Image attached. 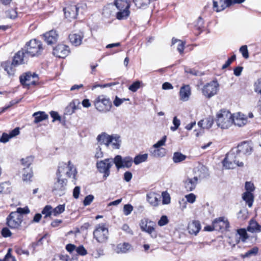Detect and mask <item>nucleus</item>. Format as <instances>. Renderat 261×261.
<instances>
[{"instance_id": "obj_12", "label": "nucleus", "mask_w": 261, "mask_h": 261, "mask_svg": "<svg viewBox=\"0 0 261 261\" xmlns=\"http://www.w3.org/2000/svg\"><path fill=\"white\" fill-rule=\"evenodd\" d=\"M19 80L23 86H30L36 84L38 81V77L36 73L28 72L20 75Z\"/></svg>"}, {"instance_id": "obj_26", "label": "nucleus", "mask_w": 261, "mask_h": 261, "mask_svg": "<svg viewBox=\"0 0 261 261\" xmlns=\"http://www.w3.org/2000/svg\"><path fill=\"white\" fill-rule=\"evenodd\" d=\"M248 232L251 233H258L261 232V226L254 219H251L247 227Z\"/></svg>"}, {"instance_id": "obj_43", "label": "nucleus", "mask_w": 261, "mask_h": 261, "mask_svg": "<svg viewBox=\"0 0 261 261\" xmlns=\"http://www.w3.org/2000/svg\"><path fill=\"white\" fill-rule=\"evenodd\" d=\"M148 158L147 153L143 154H139L135 156L134 160V162L136 165H138L142 162H145Z\"/></svg>"}, {"instance_id": "obj_62", "label": "nucleus", "mask_w": 261, "mask_h": 261, "mask_svg": "<svg viewBox=\"0 0 261 261\" xmlns=\"http://www.w3.org/2000/svg\"><path fill=\"white\" fill-rule=\"evenodd\" d=\"M2 235L5 238L9 237L12 235V233L7 227H4L2 230Z\"/></svg>"}, {"instance_id": "obj_55", "label": "nucleus", "mask_w": 261, "mask_h": 261, "mask_svg": "<svg viewBox=\"0 0 261 261\" xmlns=\"http://www.w3.org/2000/svg\"><path fill=\"white\" fill-rule=\"evenodd\" d=\"M167 137L166 136H164L163 138L160 141H158L155 144H154L152 147L154 148H161V146H164L165 144V142L166 141Z\"/></svg>"}, {"instance_id": "obj_50", "label": "nucleus", "mask_w": 261, "mask_h": 261, "mask_svg": "<svg viewBox=\"0 0 261 261\" xmlns=\"http://www.w3.org/2000/svg\"><path fill=\"white\" fill-rule=\"evenodd\" d=\"M129 100L128 98H120L118 96H116L113 101L114 105L117 107H119L125 101Z\"/></svg>"}, {"instance_id": "obj_64", "label": "nucleus", "mask_w": 261, "mask_h": 261, "mask_svg": "<svg viewBox=\"0 0 261 261\" xmlns=\"http://www.w3.org/2000/svg\"><path fill=\"white\" fill-rule=\"evenodd\" d=\"M7 16L11 19H14L16 18L17 13L15 10L11 9L7 11Z\"/></svg>"}, {"instance_id": "obj_5", "label": "nucleus", "mask_w": 261, "mask_h": 261, "mask_svg": "<svg viewBox=\"0 0 261 261\" xmlns=\"http://www.w3.org/2000/svg\"><path fill=\"white\" fill-rule=\"evenodd\" d=\"M114 164V158H108L97 162L96 167L98 171L103 174V178L105 179L110 175V168Z\"/></svg>"}, {"instance_id": "obj_19", "label": "nucleus", "mask_w": 261, "mask_h": 261, "mask_svg": "<svg viewBox=\"0 0 261 261\" xmlns=\"http://www.w3.org/2000/svg\"><path fill=\"white\" fill-rule=\"evenodd\" d=\"M213 9L216 12L224 10L231 6L230 0H213Z\"/></svg>"}, {"instance_id": "obj_41", "label": "nucleus", "mask_w": 261, "mask_h": 261, "mask_svg": "<svg viewBox=\"0 0 261 261\" xmlns=\"http://www.w3.org/2000/svg\"><path fill=\"white\" fill-rule=\"evenodd\" d=\"M187 156L181 152H175L173 153L172 160L174 163H178L185 160Z\"/></svg>"}, {"instance_id": "obj_61", "label": "nucleus", "mask_w": 261, "mask_h": 261, "mask_svg": "<svg viewBox=\"0 0 261 261\" xmlns=\"http://www.w3.org/2000/svg\"><path fill=\"white\" fill-rule=\"evenodd\" d=\"M14 212L22 215V214L29 213L30 210L28 207H25L24 208L18 207L17 208V211Z\"/></svg>"}, {"instance_id": "obj_40", "label": "nucleus", "mask_w": 261, "mask_h": 261, "mask_svg": "<svg viewBox=\"0 0 261 261\" xmlns=\"http://www.w3.org/2000/svg\"><path fill=\"white\" fill-rule=\"evenodd\" d=\"M33 172L30 168H23L22 170V179L23 181L30 180L32 177Z\"/></svg>"}, {"instance_id": "obj_37", "label": "nucleus", "mask_w": 261, "mask_h": 261, "mask_svg": "<svg viewBox=\"0 0 261 261\" xmlns=\"http://www.w3.org/2000/svg\"><path fill=\"white\" fill-rule=\"evenodd\" d=\"M242 198L249 207L252 206L254 201V196L252 193L250 192H244L242 195Z\"/></svg>"}, {"instance_id": "obj_6", "label": "nucleus", "mask_w": 261, "mask_h": 261, "mask_svg": "<svg viewBox=\"0 0 261 261\" xmlns=\"http://www.w3.org/2000/svg\"><path fill=\"white\" fill-rule=\"evenodd\" d=\"M95 108L99 112L106 113L110 111L112 102L109 98L103 95L98 96L94 101Z\"/></svg>"}, {"instance_id": "obj_28", "label": "nucleus", "mask_w": 261, "mask_h": 261, "mask_svg": "<svg viewBox=\"0 0 261 261\" xmlns=\"http://www.w3.org/2000/svg\"><path fill=\"white\" fill-rule=\"evenodd\" d=\"M233 123L239 127L244 126L247 123V119L244 117V115L240 113H238L236 115H232Z\"/></svg>"}, {"instance_id": "obj_44", "label": "nucleus", "mask_w": 261, "mask_h": 261, "mask_svg": "<svg viewBox=\"0 0 261 261\" xmlns=\"http://www.w3.org/2000/svg\"><path fill=\"white\" fill-rule=\"evenodd\" d=\"M135 6L138 8H144L149 4V0H133Z\"/></svg>"}, {"instance_id": "obj_63", "label": "nucleus", "mask_w": 261, "mask_h": 261, "mask_svg": "<svg viewBox=\"0 0 261 261\" xmlns=\"http://www.w3.org/2000/svg\"><path fill=\"white\" fill-rule=\"evenodd\" d=\"M255 91L261 94V79H258L254 84Z\"/></svg>"}, {"instance_id": "obj_20", "label": "nucleus", "mask_w": 261, "mask_h": 261, "mask_svg": "<svg viewBox=\"0 0 261 261\" xmlns=\"http://www.w3.org/2000/svg\"><path fill=\"white\" fill-rule=\"evenodd\" d=\"M44 40L48 44L56 43L58 39L59 35L55 30H51L43 34Z\"/></svg>"}, {"instance_id": "obj_1", "label": "nucleus", "mask_w": 261, "mask_h": 261, "mask_svg": "<svg viewBox=\"0 0 261 261\" xmlns=\"http://www.w3.org/2000/svg\"><path fill=\"white\" fill-rule=\"evenodd\" d=\"M240 154L235 149H232L226 155L223 161V166L227 169H233L236 166L243 167L244 163Z\"/></svg>"}, {"instance_id": "obj_57", "label": "nucleus", "mask_w": 261, "mask_h": 261, "mask_svg": "<svg viewBox=\"0 0 261 261\" xmlns=\"http://www.w3.org/2000/svg\"><path fill=\"white\" fill-rule=\"evenodd\" d=\"M245 188L246 190V192H250L251 193L253 192L255 189L253 184L250 181L246 182Z\"/></svg>"}, {"instance_id": "obj_30", "label": "nucleus", "mask_w": 261, "mask_h": 261, "mask_svg": "<svg viewBox=\"0 0 261 261\" xmlns=\"http://www.w3.org/2000/svg\"><path fill=\"white\" fill-rule=\"evenodd\" d=\"M201 229V225L199 221H193L189 223L188 227V231L190 234L196 235Z\"/></svg>"}, {"instance_id": "obj_36", "label": "nucleus", "mask_w": 261, "mask_h": 261, "mask_svg": "<svg viewBox=\"0 0 261 261\" xmlns=\"http://www.w3.org/2000/svg\"><path fill=\"white\" fill-rule=\"evenodd\" d=\"M33 116L34 117V123H38L43 120H46L48 118V115L44 112L39 111L35 112L33 114Z\"/></svg>"}, {"instance_id": "obj_23", "label": "nucleus", "mask_w": 261, "mask_h": 261, "mask_svg": "<svg viewBox=\"0 0 261 261\" xmlns=\"http://www.w3.org/2000/svg\"><path fill=\"white\" fill-rule=\"evenodd\" d=\"M247 230L245 228H240L237 230V235L239 236V240L243 243H246L247 240L250 238L252 239H254L255 241L257 240V236H249L247 232Z\"/></svg>"}, {"instance_id": "obj_15", "label": "nucleus", "mask_w": 261, "mask_h": 261, "mask_svg": "<svg viewBox=\"0 0 261 261\" xmlns=\"http://www.w3.org/2000/svg\"><path fill=\"white\" fill-rule=\"evenodd\" d=\"M213 228L217 231L227 229L229 227V222L227 219L223 217L215 219L213 222Z\"/></svg>"}, {"instance_id": "obj_58", "label": "nucleus", "mask_w": 261, "mask_h": 261, "mask_svg": "<svg viewBox=\"0 0 261 261\" xmlns=\"http://www.w3.org/2000/svg\"><path fill=\"white\" fill-rule=\"evenodd\" d=\"M169 221L166 216H162L158 222V224L160 226H163L168 224Z\"/></svg>"}, {"instance_id": "obj_59", "label": "nucleus", "mask_w": 261, "mask_h": 261, "mask_svg": "<svg viewBox=\"0 0 261 261\" xmlns=\"http://www.w3.org/2000/svg\"><path fill=\"white\" fill-rule=\"evenodd\" d=\"M75 251L77 254L81 255H85L87 253V250L83 246H80L78 247H76Z\"/></svg>"}, {"instance_id": "obj_52", "label": "nucleus", "mask_w": 261, "mask_h": 261, "mask_svg": "<svg viewBox=\"0 0 261 261\" xmlns=\"http://www.w3.org/2000/svg\"><path fill=\"white\" fill-rule=\"evenodd\" d=\"M133 210V206L130 204H127L124 205L123 213L125 216H128Z\"/></svg>"}, {"instance_id": "obj_56", "label": "nucleus", "mask_w": 261, "mask_h": 261, "mask_svg": "<svg viewBox=\"0 0 261 261\" xmlns=\"http://www.w3.org/2000/svg\"><path fill=\"white\" fill-rule=\"evenodd\" d=\"M94 196L92 195H89L85 198L83 204L85 206L89 205L93 200Z\"/></svg>"}, {"instance_id": "obj_13", "label": "nucleus", "mask_w": 261, "mask_h": 261, "mask_svg": "<svg viewBox=\"0 0 261 261\" xmlns=\"http://www.w3.org/2000/svg\"><path fill=\"white\" fill-rule=\"evenodd\" d=\"M240 154L241 159H245L248 155L251 154L252 152V146L251 144L246 141H244L239 144L237 148L235 149Z\"/></svg>"}, {"instance_id": "obj_21", "label": "nucleus", "mask_w": 261, "mask_h": 261, "mask_svg": "<svg viewBox=\"0 0 261 261\" xmlns=\"http://www.w3.org/2000/svg\"><path fill=\"white\" fill-rule=\"evenodd\" d=\"M198 180V178L197 176L193 178L188 177L183 181L184 187L187 191H192L195 189Z\"/></svg>"}, {"instance_id": "obj_39", "label": "nucleus", "mask_w": 261, "mask_h": 261, "mask_svg": "<svg viewBox=\"0 0 261 261\" xmlns=\"http://www.w3.org/2000/svg\"><path fill=\"white\" fill-rule=\"evenodd\" d=\"M114 4L117 10L129 9L130 7L127 0H115Z\"/></svg>"}, {"instance_id": "obj_34", "label": "nucleus", "mask_w": 261, "mask_h": 261, "mask_svg": "<svg viewBox=\"0 0 261 261\" xmlns=\"http://www.w3.org/2000/svg\"><path fill=\"white\" fill-rule=\"evenodd\" d=\"M132 248V245L128 243H123L118 244L115 251L117 253H125L130 250Z\"/></svg>"}, {"instance_id": "obj_2", "label": "nucleus", "mask_w": 261, "mask_h": 261, "mask_svg": "<svg viewBox=\"0 0 261 261\" xmlns=\"http://www.w3.org/2000/svg\"><path fill=\"white\" fill-rule=\"evenodd\" d=\"M23 49L28 57H32L41 55L43 50L41 42L36 39H32L27 42Z\"/></svg>"}, {"instance_id": "obj_32", "label": "nucleus", "mask_w": 261, "mask_h": 261, "mask_svg": "<svg viewBox=\"0 0 261 261\" xmlns=\"http://www.w3.org/2000/svg\"><path fill=\"white\" fill-rule=\"evenodd\" d=\"M160 196L154 193H149L147 194V200L152 206H156L160 202Z\"/></svg>"}, {"instance_id": "obj_7", "label": "nucleus", "mask_w": 261, "mask_h": 261, "mask_svg": "<svg viewBox=\"0 0 261 261\" xmlns=\"http://www.w3.org/2000/svg\"><path fill=\"white\" fill-rule=\"evenodd\" d=\"M94 238L100 243H106L109 237L108 229L103 224L97 225L93 231Z\"/></svg>"}, {"instance_id": "obj_60", "label": "nucleus", "mask_w": 261, "mask_h": 261, "mask_svg": "<svg viewBox=\"0 0 261 261\" xmlns=\"http://www.w3.org/2000/svg\"><path fill=\"white\" fill-rule=\"evenodd\" d=\"M185 198H186L187 201L190 203H194L196 200V196L193 193H190L186 195Z\"/></svg>"}, {"instance_id": "obj_11", "label": "nucleus", "mask_w": 261, "mask_h": 261, "mask_svg": "<svg viewBox=\"0 0 261 261\" xmlns=\"http://www.w3.org/2000/svg\"><path fill=\"white\" fill-rule=\"evenodd\" d=\"M66 185V179L57 176V180L54 182L52 191L55 195L61 196L65 194Z\"/></svg>"}, {"instance_id": "obj_48", "label": "nucleus", "mask_w": 261, "mask_h": 261, "mask_svg": "<svg viewBox=\"0 0 261 261\" xmlns=\"http://www.w3.org/2000/svg\"><path fill=\"white\" fill-rule=\"evenodd\" d=\"M42 213L45 215V217H49L53 215V208L50 205H46L42 211Z\"/></svg>"}, {"instance_id": "obj_27", "label": "nucleus", "mask_w": 261, "mask_h": 261, "mask_svg": "<svg viewBox=\"0 0 261 261\" xmlns=\"http://www.w3.org/2000/svg\"><path fill=\"white\" fill-rule=\"evenodd\" d=\"M111 136L112 135H109L106 133H102L97 136V140L100 144H104L108 147L111 144Z\"/></svg>"}, {"instance_id": "obj_8", "label": "nucleus", "mask_w": 261, "mask_h": 261, "mask_svg": "<svg viewBox=\"0 0 261 261\" xmlns=\"http://www.w3.org/2000/svg\"><path fill=\"white\" fill-rule=\"evenodd\" d=\"M219 84L217 81H213L205 84L202 89V94L207 98H210L217 94Z\"/></svg>"}, {"instance_id": "obj_49", "label": "nucleus", "mask_w": 261, "mask_h": 261, "mask_svg": "<svg viewBox=\"0 0 261 261\" xmlns=\"http://www.w3.org/2000/svg\"><path fill=\"white\" fill-rule=\"evenodd\" d=\"M141 82L137 81L129 86L128 89L132 92H136L140 87Z\"/></svg>"}, {"instance_id": "obj_22", "label": "nucleus", "mask_w": 261, "mask_h": 261, "mask_svg": "<svg viewBox=\"0 0 261 261\" xmlns=\"http://www.w3.org/2000/svg\"><path fill=\"white\" fill-rule=\"evenodd\" d=\"M191 94V88L189 85H184L180 88L179 93L180 100L182 101H188Z\"/></svg>"}, {"instance_id": "obj_10", "label": "nucleus", "mask_w": 261, "mask_h": 261, "mask_svg": "<svg viewBox=\"0 0 261 261\" xmlns=\"http://www.w3.org/2000/svg\"><path fill=\"white\" fill-rule=\"evenodd\" d=\"M139 225L142 231L149 233L152 238L156 237V233L154 230L155 224L153 222L144 218L140 220Z\"/></svg>"}, {"instance_id": "obj_18", "label": "nucleus", "mask_w": 261, "mask_h": 261, "mask_svg": "<svg viewBox=\"0 0 261 261\" xmlns=\"http://www.w3.org/2000/svg\"><path fill=\"white\" fill-rule=\"evenodd\" d=\"M66 18L69 20L75 19L78 14V8L75 5L68 6L63 9Z\"/></svg>"}, {"instance_id": "obj_9", "label": "nucleus", "mask_w": 261, "mask_h": 261, "mask_svg": "<svg viewBox=\"0 0 261 261\" xmlns=\"http://www.w3.org/2000/svg\"><path fill=\"white\" fill-rule=\"evenodd\" d=\"M7 225L11 229L18 228L23 220V216L14 212H11L7 218Z\"/></svg>"}, {"instance_id": "obj_16", "label": "nucleus", "mask_w": 261, "mask_h": 261, "mask_svg": "<svg viewBox=\"0 0 261 261\" xmlns=\"http://www.w3.org/2000/svg\"><path fill=\"white\" fill-rule=\"evenodd\" d=\"M69 53L68 46L64 44H58L54 48L53 54L60 58H65Z\"/></svg>"}, {"instance_id": "obj_24", "label": "nucleus", "mask_w": 261, "mask_h": 261, "mask_svg": "<svg viewBox=\"0 0 261 261\" xmlns=\"http://www.w3.org/2000/svg\"><path fill=\"white\" fill-rule=\"evenodd\" d=\"M83 37L84 34L82 32L71 34L69 35V39L71 43L75 46L81 44Z\"/></svg>"}, {"instance_id": "obj_29", "label": "nucleus", "mask_w": 261, "mask_h": 261, "mask_svg": "<svg viewBox=\"0 0 261 261\" xmlns=\"http://www.w3.org/2000/svg\"><path fill=\"white\" fill-rule=\"evenodd\" d=\"M19 134V129L18 127H16L12 130L10 133L7 134L4 133L2 136L0 138V142L3 143H6L10 139L14 137Z\"/></svg>"}, {"instance_id": "obj_17", "label": "nucleus", "mask_w": 261, "mask_h": 261, "mask_svg": "<svg viewBox=\"0 0 261 261\" xmlns=\"http://www.w3.org/2000/svg\"><path fill=\"white\" fill-rule=\"evenodd\" d=\"M28 56L23 48L18 51L14 56L12 62L17 65L24 64L27 62Z\"/></svg>"}, {"instance_id": "obj_38", "label": "nucleus", "mask_w": 261, "mask_h": 261, "mask_svg": "<svg viewBox=\"0 0 261 261\" xmlns=\"http://www.w3.org/2000/svg\"><path fill=\"white\" fill-rule=\"evenodd\" d=\"M117 10L118 12L116 14V17L119 20L126 19L130 14L129 9H123Z\"/></svg>"}, {"instance_id": "obj_35", "label": "nucleus", "mask_w": 261, "mask_h": 261, "mask_svg": "<svg viewBox=\"0 0 261 261\" xmlns=\"http://www.w3.org/2000/svg\"><path fill=\"white\" fill-rule=\"evenodd\" d=\"M110 145L113 149H119L121 143L120 136L117 134L112 135Z\"/></svg>"}, {"instance_id": "obj_3", "label": "nucleus", "mask_w": 261, "mask_h": 261, "mask_svg": "<svg viewBox=\"0 0 261 261\" xmlns=\"http://www.w3.org/2000/svg\"><path fill=\"white\" fill-rule=\"evenodd\" d=\"M217 123L222 129H227L233 124L232 115L228 111L221 110L217 114Z\"/></svg>"}, {"instance_id": "obj_46", "label": "nucleus", "mask_w": 261, "mask_h": 261, "mask_svg": "<svg viewBox=\"0 0 261 261\" xmlns=\"http://www.w3.org/2000/svg\"><path fill=\"white\" fill-rule=\"evenodd\" d=\"M258 252V248L254 247L250 250L247 251L244 255L243 257H249L252 256H254L257 254Z\"/></svg>"}, {"instance_id": "obj_53", "label": "nucleus", "mask_w": 261, "mask_h": 261, "mask_svg": "<svg viewBox=\"0 0 261 261\" xmlns=\"http://www.w3.org/2000/svg\"><path fill=\"white\" fill-rule=\"evenodd\" d=\"M162 195L163 197V203L164 204H169L170 202V197L169 194L166 192H163Z\"/></svg>"}, {"instance_id": "obj_42", "label": "nucleus", "mask_w": 261, "mask_h": 261, "mask_svg": "<svg viewBox=\"0 0 261 261\" xmlns=\"http://www.w3.org/2000/svg\"><path fill=\"white\" fill-rule=\"evenodd\" d=\"M178 43L177 50L180 54H183L184 50L185 43L181 40L173 38L172 39V45Z\"/></svg>"}, {"instance_id": "obj_54", "label": "nucleus", "mask_w": 261, "mask_h": 261, "mask_svg": "<svg viewBox=\"0 0 261 261\" xmlns=\"http://www.w3.org/2000/svg\"><path fill=\"white\" fill-rule=\"evenodd\" d=\"M240 51L243 57L247 59L249 57L248 51L246 45H243L240 48Z\"/></svg>"}, {"instance_id": "obj_25", "label": "nucleus", "mask_w": 261, "mask_h": 261, "mask_svg": "<svg viewBox=\"0 0 261 261\" xmlns=\"http://www.w3.org/2000/svg\"><path fill=\"white\" fill-rule=\"evenodd\" d=\"M17 65L9 61L5 62L3 64L4 70L7 72L10 77L14 76L16 71L15 67Z\"/></svg>"}, {"instance_id": "obj_33", "label": "nucleus", "mask_w": 261, "mask_h": 261, "mask_svg": "<svg viewBox=\"0 0 261 261\" xmlns=\"http://www.w3.org/2000/svg\"><path fill=\"white\" fill-rule=\"evenodd\" d=\"M150 155L154 158H161L165 155L166 149L164 148L152 147L150 150Z\"/></svg>"}, {"instance_id": "obj_31", "label": "nucleus", "mask_w": 261, "mask_h": 261, "mask_svg": "<svg viewBox=\"0 0 261 261\" xmlns=\"http://www.w3.org/2000/svg\"><path fill=\"white\" fill-rule=\"evenodd\" d=\"M213 123V118L209 116L199 121L198 122V125L203 129H209L212 126Z\"/></svg>"}, {"instance_id": "obj_51", "label": "nucleus", "mask_w": 261, "mask_h": 261, "mask_svg": "<svg viewBox=\"0 0 261 261\" xmlns=\"http://www.w3.org/2000/svg\"><path fill=\"white\" fill-rule=\"evenodd\" d=\"M173 124L174 126H171L170 127V129L172 131H175L179 126L180 124V121L179 119L177 118L176 116H175L173 119Z\"/></svg>"}, {"instance_id": "obj_14", "label": "nucleus", "mask_w": 261, "mask_h": 261, "mask_svg": "<svg viewBox=\"0 0 261 261\" xmlns=\"http://www.w3.org/2000/svg\"><path fill=\"white\" fill-rule=\"evenodd\" d=\"M133 159L130 156H126L124 158L120 155H117L114 158L115 166L118 170L123 168H130L133 164Z\"/></svg>"}, {"instance_id": "obj_4", "label": "nucleus", "mask_w": 261, "mask_h": 261, "mask_svg": "<svg viewBox=\"0 0 261 261\" xmlns=\"http://www.w3.org/2000/svg\"><path fill=\"white\" fill-rule=\"evenodd\" d=\"M76 173V169L71 164V162L69 161L68 164L64 162L59 164L57 176L61 177H62L63 176H66L68 177L72 176L73 179L75 180Z\"/></svg>"}, {"instance_id": "obj_45", "label": "nucleus", "mask_w": 261, "mask_h": 261, "mask_svg": "<svg viewBox=\"0 0 261 261\" xmlns=\"http://www.w3.org/2000/svg\"><path fill=\"white\" fill-rule=\"evenodd\" d=\"M65 211V204H60L53 210V215L57 216Z\"/></svg>"}, {"instance_id": "obj_47", "label": "nucleus", "mask_w": 261, "mask_h": 261, "mask_svg": "<svg viewBox=\"0 0 261 261\" xmlns=\"http://www.w3.org/2000/svg\"><path fill=\"white\" fill-rule=\"evenodd\" d=\"M33 161V158L31 156L21 159V163L24 168H30V166L32 164Z\"/></svg>"}]
</instances>
